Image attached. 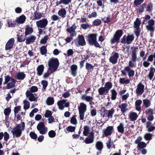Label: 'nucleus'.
I'll use <instances>...</instances> for the list:
<instances>
[{
  "instance_id": "nucleus-64",
  "label": "nucleus",
  "mask_w": 155,
  "mask_h": 155,
  "mask_svg": "<svg viewBox=\"0 0 155 155\" xmlns=\"http://www.w3.org/2000/svg\"><path fill=\"white\" fill-rule=\"evenodd\" d=\"M4 134V140L5 141H7L9 138V135L7 132H5Z\"/></svg>"
},
{
  "instance_id": "nucleus-25",
  "label": "nucleus",
  "mask_w": 155,
  "mask_h": 155,
  "mask_svg": "<svg viewBox=\"0 0 155 155\" xmlns=\"http://www.w3.org/2000/svg\"><path fill=\"white\" fill-rule=\"evenodd\" d=\"M26 74L22 72H18L15 76V78L18 80H23L25 77Z\"/></svg>"
},
{
  "instance_id": "nucleus-8",
  "label": "nucleus",
  "mask_w": 155,
  "mask_h": 155,
  "mask_svg": "<svg viewBox=\"0 0 155 155\" xmlns=\"http://www.w3.org/2000/svg\"><path fill=\"white\" fill-rule=\"evenodd\" d=\"M121 72L122 74L124 76H126V72H127L129 78L133 77L135 74L134 71L131 69L129 67H125L124 70L121 71Z\"/></svg>"
},
{
  "instance_id": "nucleus-38",
  "label": "nucleus",
  "mask_w": 155,
  "mask_h": 155,
  "mask_svg": "<svg viewBox=\"0 0 155 155\" xmlns=\"http://www.w3.org/2000/svg\"><path fill=\"white\" fill-rule=\"evenodd\" d=\"M119 81L120 84H129L130 81L129 79L126 80L124 78H120L119 79Z\"/></svg>"
},
{
  "instance_id": "nucleus-40",
  "label": "nucleus",
  "mask_w": 155,
  "mask_h": 155,
  "mask_svg": "<svg viewBox=\"0 0 155 155\" xmlns=\"http://www.w3.org/2000/svg\"><path fill=\"white\" fill-rule=\"evenodd\" d=\"M94 66L91 64L87 62L86 63L85 68L88 71H90L94 69Z\"/></svg>"
},
{
  "instance_id": "nucleus-53",
  "label": "nucleus",
  "mask_w": 155,
  "mask_h": 155,
  "mask_svg": "<svg viewBox=\"0 0 155 155\" xmlns=\"http://www.w3.org/2000/svg\"><path fill=\"white\" fill-rule=\"evenodd\" d=\"M153 110L152 109L149 108L146 110L145 113L146 115H152L153 114Z\"/></svg>"
},
{
  "instance_id": "nucleus-37",
  "label": "nucleus",
  "mask_w": 155,
  "mask_h": 155,
  "mask_svg": "<svg viewBox=\"0 0 155 155\" xmlns=\"http://www.w3.org/2000/svg\"><path fill=\"white\" fill-rule=\"evenodd\" d=\"M76 129L75 127L69 126L66 128V131H65L66 133H68L69 132H73L75 131Z\"/></svg>"
},
{
  "instance_id": "nucleus-45",
  "label": "nucleus",
  "mask_w": 155,
  "mask_h": 155,
  "mask_svg": "<svg viewBox=\"0 0 155 155\" xmlns=\"http://www.w3.org/2000/svg\"><path fill=\"white\" fill-rule=\"evenodd\" d=\"M12 78L11 77L8 75H7L5 76V81L3 83L4 85H5L7 83H8L10 81H11Z\"/></svg>"
},
{
  "instance_id": "nucleus-14",
  "label": "nucleus",
  "mask_w": 155,
  "mask_h": 155,
  "mask_svg": "<svg viewBox=\"0 0 155 155\" xmlns=\"http://www.w3.org/2000/svg\"><path fill=\"white\" fill-rule=\"evenodd\" d=\"M78 67L77 65L74 64L71 66L70 72L72 76L74 77L76 76L78 73Z\"/></svg>"
},
{
  "instance_id": "nucleus-12",
  "label": "nucleus",
  "mask_w": 155,
  "mask_h": 155,
  "mask_svg": "<svg viewBox=\"0 0 155 155\" xmlns=\"http://www.w3.org/2000/svg\"><path fill=\"white\" fill-rule=\"evenodd\" d=\"M16 80L14 78H12L11 81L8 82L6 84V86L5 87H4L2 89L3 90L10 89L13 88L15 86V84L16 83Z\"/></svg>"
},
{
  "instance_id": "nucleus-10",
  "label": "nucleus",
  "mask_w": 155,
  "mask_h": 155,
  "mask_svg": "<svg viewBox=\"0 0 155 155\" xmlns=\"http://www.w3.org/2000/svg\"><path fill=\"white\" fill-rule=\"evenodd\" d=\"M97 34H89L87 36V41L89 45H91L96 40H97Z\"/></svg>"
},
{
  "instance_id": "nucleus-59",
  "label": "nucleus",
  "mask_w": 155,
  "mask_h": 155,
  "mask_svg": "<svg viewBox=\"0 0 155 155\" xmlns=\"http://www.w3.org/2000/svg\"><path fill=\"white\" fill-rule=\"evenodd\" d=\"M52 113L51 111L47 110L45 111V117L46 118H48L52 116Z\"/></svg>"
},
{
  "instance_id": "nucleus-13",
  "label": "nucleus",
  "mask_w": 155,
  "mask_h": 155,
  "mask_svg": "<svg viewBox=\"0 0 155 155\" xmlns=\"http://www.w3.org/2000/svg\"><path fill=\"white\" fill-rule=\"evenodd\" d=\"M77 27L75 25V23H74L71 27L68 28L67 29V32L70 33V36L73 37L76 36V33L75 30L76 28Z\"/></svg>"
},
{
  "instance_id": "nucleus-58",
  "label": "nucleus",
  "mask_w": 155,
  "mask_h": 155,
  "mask_svg": "<svg viewBox=\"0 0 155 155\" xmlns=\"http://www.w3.org/2000/svg\"><path fill=\"white\" fill-rule=\"evenodd\" d=\"M48 71L46 72H45L43 75V78H46L48 77L54 71Z\"/></svg>"
},
{
  "instance_id": "nucleus-49",
  "label": "nucleus",
  "mask_w": 155,
  "mask_h": 155,
  "mask_svg": "<svg viewBox=\"0 0 155 155\" xmlns=\"http://www.w3.org/2000/svg\"><path fill=\"white\" fill-rule=\"evenodd\" d=\"M147 4L145 3L142 4L140 6L139 8L138 9V11L140 13H142L144 11V8L146 6Z\"/></svg>"
},
{
  "instance_id": "nucleus-17",
  "label": "nucleus",
  "mask_w": 155,
  "mask_h": 155,
  "mask_svg": "<svg viewBox=\"0 0 155 155\" xmlns=\"http://www.w3.org/2000/svg\"><path fill=\"white\" fill-rule=\"evenodd\" d=\"M36 39V37L34 35H32L28 37L26 36L25 39L26 44L29 45L35 42Z\"/></svg>"
},
{
  "instance_id": "nucleus-60",
  "label": "nucleus",
  "mask_w": 155,
  "mask_h": 155,
  "mask_svg": "<svg viewBox=\"0 0 155 155\" xmlns=\"http://www.w3.org/2000/svg\"><path fill=\"white\" fill-rule=\"evenodd\" d=\"M114 112V110L113 109H111L108 111V113L107 114V117H108L112 118V115Z\"/></svg>"
},
{
  "instance_id": "nucleus-18",
  "label": "nucleus",
  "mask_w": 155,
  "mask_h": 155,
  "mask_svg": "<svg viewBox=\"0 0 155 155\" xmlns=\"http://www.w3.org/2000/svg\"><path fill=\"white\" fill-rule=\"evenodd\" d=\"M119 57L118 53L115 52L114 55L110 57L109 59V61L113 64H115L117 62Z\"/></svg>"
},
{
  "instance_id": "nucleus-28",
  "label": "nucleus",
  "mask_w": 155,
  "mask_h": 155,
  "mask_svg": "<svg viewBox=\"0 0 155 155\" xmlns=\"http://www.w3.org/2000/svg\"><path fill=\"white\" fill-rule=\"evenodd\" d=\"M66 100H63L61 101H59L57 103L59 108L61 110H63L64 108V104L66 102Z\"/></svg>"
},
{
  "instance_id": "nucleus-11",
  "label": "nucleus",
  "mask_w": 155,
  "mask_h": 155,
  "mask_svg": "<svg viewBox=\"0 0 155 155\" xmlns=\"http://www.w3.org/2000/svg\"><path fill=\"white\" fill-rule=\"evenodd\" d=\"M114 127L112 126L107 127L105 130H103V136L106 137L111 135L113 133Z\"/></svg>"
},
{
  "instance_id": "nucleus-21",
  "label": "nucleus",
  "mask_w": 155,
  "mask_h": 155,
  "mask_svg": "<svg viewBox=\"0 0 155 155\" xmlns=\"http://www.w3.org/2000/svg\"><path fill=\"white\" fill-rule=\"evenodd\" d=\"M44 66L42 64L39 65L37 68V74L40 76L42 75L44 71Z\"/></svg>"
},
{
  "instance_id": "nucleus-56",
  "label": "nucleus",
  "mask_w": 155,
  "mask_h": 155,
  "mask_svg": "<svg viewBox=\"0 0 155 155\" xmlns=\"http://www.w3.org/2000/svg\"><path fill=\"white\" fill-rule=\"evenodd\" d=\"M48 39V36L46 35L43 38H42L40 41L41 44H45L47 42V41Z\"/></svg>"
},
{
  "instance_id": "nucleus-4",
  "label": "nucleus",
  "mask_w": 155,
  "mask_h": 155,
  "mask_svg": "<svg viewBox=\"0 0 155 155\" xmlns=\"http://www.w3.org/2000/svg\"><path fill=\"white\" fill-rule=\"evenodd\" d=\"M48 69L51 71H55L57 70L59 65L58 59L55 58H51L49 59L48 62Z\"/></svg>"
},
{
  "instance_id": "nucleus-3",
  "label": "nucleus",
  "mask_w": 155,
  "mask_h": 155,
  "mask_svg": "<svg viewBox=\"0 0 155 155\" xmlns=\"http://www.w3.org/2000/svg\"><path fill=\"white\" fill-rule=\"evenodd\" d=\"M36 23L38 28L39 34H45L46 31L45 30L47 28V26L48 23L47 19L46 18H44L36 21Z\"/></svg>"
},
{
  "instance_id": "nucleus-41",
  "label": "nucleus",
  "mask_w": 155,
  "mask_h": 155,
  "mask_svg": "<svg viewBox=\"0 0 155 155\" xmlns=\"http://www.w3.org/2000/svg\"><path fill=\"white\" fill-rule=\"evenodd\" d=\"M143 105L145 106V107L147 108L149 107L151 104V102L150 100L146 99L143 100Z\"/></svg>"
},
{
  "instance_id": "nucleus-33",
  "label": "nucleus",
  "mask_w": 155,
  "mask_h": 155,
  "mask_svg": "<svg viewBox=\"0 0 155 155\" xmlns=\"http://www.w3.org/2000/svg\"><path fill=\"white\" fill-rule=\"evenodd\" d=\"M40 53L42 55L45 54L47 52V45L42 46L40 48Z\"/></svg>"
},
{
  "instance_id": "nucleus-46",
  "label": "nucleus",
  "mask_w": 155,
  "mask_h": 155,
  "mask_svg": "<svg viewBox=\"0 0 155 155\" xmlns=\"http://www.w3.org/2000/svg\"><path fill=\"white\" fill-rule=\"evenodd\" d=\"M153 4L151 3L148 4L147 5L146 12L150 13L151 12L153 9Z\"/></svg>"
},
{
  "instance_id": "nucleus-31",
  "label": "nucleus",
  "mask_w": 155,
  "mask_h": 155,
  "mask_svg": "<svg viewBox=\"0 0 155 155\" xmlns=\"http://www.w3.org/2000/svg\"><path fill=\"white\" fill-rule=\"evenodd\" d=\"M90 128L87 126H84V131L83 134L85 136H87L88 134H90Z\"/></svg>"
},
{
  "instance_id": "nucleus-61",
  "label": "nucleus",
  "mask_w": 155,
  "mask_h": 155,
  "mask_svg": "<svg viewBox=\"0 0 155 155\" xmlns=\"http://www.w3.org/2000/svg\"><path fill=\"white\" fill-rule=\"evenodd\" d=\"M110 18L111 16L109 15L107 18L104 17L103 18H102V19L104 21V23H108L110 21Z\"/></svg>"
},
{
  "instance_id": "nucleus-23",
  "label": "nucleus",
  "mask_w": 155,
  "mask_h": 155,
  "mask_svg": "<svg viewBox=\"0 0 155 155\" xmlns=\"http://www.w3.org/2000/svg\"><path fill=\"white\" fill-rule=\"evenodd\" d=\"M95 147L97 150L101 151L104 148L103 143L100 141H97L95 144Z\"/></svg>"
},
{
  "instance_id": "nucleus-2",
  "label": "nucleus",
  "mask_w": 155,
  "mask_h": 155,
  "mask_svg": "<svg viewBox=\"0 0 155 155\" xmlns=\"http://www.w3.org/2000/svg\"><path fill=\"white\" fill-rule=\"evenodd\" d=\"M25 123L24 122H22L21 124H16V127L11 131L13 135V137H20L22 135V131L25 130Z\"/></svg>"
},
{
  "instance_id": "nucleus-34",
  "label": "nucleus",
  "mask_w": 155,
  "mask_h": 155,
  "mask_svg": "<svg viewBox=\"0 0 155 155\" xmlns=\"http://www.w3.org/2000/svg\"><path fill=\"white\" fill-rule=\"evenodd\" d=\"M17 23L16 20H9L8 21V24L9 27H15Z\"/></svg>"
},
{
  "instance_id": "nucleus-36",
  "label": "nucleus",
  "mask_w": 155,
  "mask_h": 155,
  "mask_svg": "<svg viewBox=\"0 0 155 155\" xmlns=\"http://www.w3.org/2000/svg\"><path fill=\"white\" fill-rule=\"evenodd\" d=\"M101 112L100 114L103 117H104L106 115H107L108 110L105 109L104 107H102L100 110Z\"/></svg>"
},
{
  "instance_id": "nucleus-32",
  "label": "nucleus",
  "mask_w": 155,
  "mask_h": 155,
  "mask_svg": "<svg viewBox=\"0 0 155 155\" xmlns=\"http://www.w3.org/2000/svg\"><path fill=\"white\" fill-rule=\"evenodd\" d=\"M66 14V11L64 8H62L58 12V15L62 18H64Z\"/></svg>"
},
{
  "instance_id": "nucleus-54",
  "label": "nucleus",
  "mask_w": 155,
  "mask_h": 155,
  "mask_svg": "<svg viewBox=\"0 0 155 155\" xmlns=\"http://www.w3.org/2000/svg\"><path fill=\"white\" fill-rule=\"evenodd\" d=\"M41 84L43 86V90H45L48 85V82L46 80H42L41 81Z\"/></svg>"
},
{
  "instance_id": "nucleus-55",
  "label": "nucleus",
  "mask_w": 155,
  "mask_h": 155,
  "mask_svg": "<svg viewBox=\"0 0 155 155\" xmlns=\"http://www.w3.org/2000/svg\"><path fill=\"white\" fill-rule=\"evenodd\" d=\"M106 144L107 145V148L108 149H110L112 144H113V143L111 141V138H110V139L107 141Z\"/></svg>"
},
{
  "instance_id": "nucleus-48",
  "label": "nucleus",
  "mask_w": 155,
  "mask_h": 155,
  "mask_svg": "<svg viewBox=\"0 0 155 155\" xmlns=\"http://www.w3.org/2000/svg\"><path fill=\"white\" fill-rule=\"evenodd\" d=\"M11 109L10 107H8L5 108L4 110V114L6 116H6H8L11 112Z\"/></svg>"
},
{
  "instance_id": "nucleus-50",
  "label": "nucleus",
  "mask_w": 155,
  "mask_h": 155,
  "mask_svg": "<svg viewBox=\"0 0 155 155\" xmlns=\"http://www.w3.org/2000/svg\"><path fill=\"white\" fill-rule=\"evenodd\" d=\"M24 109L26 110L28 109L30 107V104L28 101L25 100L24 101Z\"/></svg>"
},
{
  "instance_id": "nucleus-6",
  "label": "nucleus",
  "mask_w": 155,
  "mask_h": 155,
  "mask_svg": "<svg viewBox=\"0 0 155 155\" xmlns=\"http://www.w3.org/2000/svg\"><path fill=\"white\" fill-rule=\"evenodd\" d=\"M74 42L77 47L83 46L86 45L84 38L83 35H79L77 38L74 40Z\"/></svg>"
},
{
  "instance_id": "nucleus-44",
  "label": "nucleus",
  "mask_w": 155,
  "mask_h": 155,
  "mask_svg": "<svg viewBox=\"0 0 155 155\" xmlns=\"http://www.w3.org/2000/svg\"><path fill=\"white\" fill-rule=\"evenodd\" d=\"M141 23L140 20L138 18H137L136 21L134 22V28H139Z\"/></svg>"
},
{
  "instance_id": "nucleus-5",
  "label": "nucleus",
  "mask_w": 155,
  "mask_h": 155,
  "mask_svg": "<svg viewBox=\"0 0 155 155\" xmlns=\"http://www.w3.org/2000/svg\"><path fill=\"white\" fill-rule=\"evenodd\" d=\"M133 48V50H132L131 59L130 61L129 62V66L127 67L130 68L135 67L136 66V61L137 60V50L138 49L137 47L135 46L134 47L131 48Z\"/></svg>"
},
{
  "instance_id": "nucleus-20",
  "label": "nucleus",
  "mask_w": 155,
  "mask_h": 155,
  "mask_svg": "<svg viewBox=\"0 0 155 155\" xmlns=\"http://www.w3.org/2000/svg\"><path fill=\"white\" fill-rule=\"evenodd\" d=\"M33 28L29 26L28 25H27L25 28V35L26 36L29 35H31L33 32Z\"/></svg>"
},
{
  "instance_id": "nucleus-43",
  "label": "nucleus",
  "mask_w": 155,
  "mask_h": 155,
  "mask_svg": "<svg viewBox=\"0 0 155 155\" xmlns=\"http://www.w3.org/2000/svg\"><path fill=\"white\" fill-rule=\"evenodd\" d=\"M46 102L48 105H52L54 102V97H48L46 100Z\"/></svg>"
},
{
  "instance_id": "nucleus-51",
  "label": "nucleus",
  "mask_w": 155,
  "mask_h": 155,
  "mask_svg": "<svg viewBox=\"0 0 155 155\" xmlns=\"http://www.w3.org/2000/svg\"><path fill=\"white\" fill-rule=\"evenodd\" d=\"M147 144L144 142H142L137 145V148L139 149H143L146 147Z\"/></svg>"
},
{
  "instance_id": "nucleus-47",
  "label": "nucleus",
  "mask_w": 155,
  "mask_h": 155,
  "mask_svg": "<svg viewBox=\"0 0 155 155\" xmlns=\"http://www.w3.org/2000/svg\"><path fill=\"white\" fill-rule=\"evenodd\" d=\"M112 86V83L109 81L107 82L105 85L104 87L109 91V90Z\"/></svg>"
},
{
  "instance_id": "nucleus-7",
  "label": "nucleus",
  "mask_w": 155,
  "mask_h": 155,
  "mask_svg": "<svg viewBox=\"0 0 155 155\" xmlns=\"http://www.w3.org/2000/svg\"><path fill=\"white\" fill-rule=\"evenodd\" d=\"M86 109V105L83 102L81 103L80 104V106L78 108L79 117L81 120H83L84 119V113Z\"/></svg>"
},
{
  "instance_id": "nucleus-15",
  "label": "nucleus",
  "mask_w": 155,
  "mask_h": 155,
  "mask_svg": "<svg viewBox=\"0 0 155 155\" xmlns=\"http://www.w3.org/2000/svg\"><path fill=\"white\" fill-rule=\"evenodd\" d=\"M144 86L140 82L137 85L136 90V94L138 95L142 94L144 92Z\"/></svg>"
},
{
  "instance_id": "nucleus-26",
  "label": "nucleus",
  "mask_w": 155,
  "mask_h": 155,
  "mask_svg": "<svg viewBox=\"0 0 155 155\" xmlns=\"http://www.w3.org/2000/svg\"><path fill=\"white\" fill-rule=\"evenodd\" d=\"M71 0H61L59 1L56 2V6H58L61 4H63L66 5L71 3Z\"/></svg>"
},
{
  "instance_id": "nucleus-24",
  "label": "nucleus",
  "mask_w": 155,
  "mask_h": 155,
  "mask_svg": "<svg viewBox=\"0 0 155 155\" xmlns=\"http://www.w3.org/2000/svg\"><path fill=\"white\" fill-rule=\"evenodd\" d=\"M109 92L104 87H101L98 90V93L101 95H106Z\"/></svg>"
},
{
  "instance_id": "nucleus-63",
  "label": "nucleus",
  "mask_w": 155,
  "mask_h": 155,
  "mask_svg": "<svg viewBox=\"0 0 155 155\" xmlns=\"http://www.w3.org/2000/svg\"><path fill=\"white\" fill-rule=\"evenodd\" d=\"M81 27L82 29L86 30L87 28H90V25L89 24H82L81 25Z\"/></svg>"
},
{
  "instance_id": "nucleus-30",
  "label": "nucleus",
  "mask_w": 155,
  "mask_h": 155,
  "mask_svg": "<svg viewBox=\"0 0 155 155\" xmlns=\"http://www.w3.org/2000/svg\"><path fill=\"white\" fill-rule=\"evenodd\" d=\"M94 138L89 136L86 138L84 141L86 144H90L93 143L94 141Z\"/></svg>"
},
{
  "instance_id": "nucleus-29",
  "label": "nucleus",
  "mask_w": 155,
  "mask_h": 155,
  "mask_svg": "<svg viewBox=\"0 0 155 155\" xmlns=\"http://www.w3.org/2000/svg\"><path fill=\"white\" fill-rule=\"evenodd\" d=\"M26 19V17L25 15H22L20 16L16 20L17 23L18 24L23 23Z\"/></svg>"
},
{
  "instance_id": "nucleus-42",
  "label": "nucleus",
  "mask_w": 155,
  "mask_h": 155,
  "mask_svg": "<svg viewBox=\"0 0 155 155\" xmlns=\"http://www.w3.org/2000/svg\"><path fill=\"white\" fill-rule=\"evenodd\" d=\"M152 135L150 133H147L144 136V139L146 140L150 141L152 138Z\"/></svg>"
},
{
  "instance_id": "nucleus-52",
  "label": "nucleus",
  "mask_w": 155,
  "mask_h": 155,
  "mask_svg": "<svg viewBox=\"0 0 155 155\" xmlns=\"http://www.w3.org/2000/svg\"><path fill=\"white\" fill-rule=\"evenodd\" d=\"M101 21L100 19H97L94 20L93 22V24L94 25L98 26L101 23Z\"/></svg>"
},
{
  "instance_id": "nucleus-57",
  "label": "nucleus",
  "mask_w": 155,
  "mask_h": 155,
  "mask_svg": "<svg viewBox=\"0 0 155 155\" xmlns=\"http://www.w3.org/2000/svg\"><path fill=\"white\" fill-rule=\"evenodd\" d=\"M30 137L33 139L36 140L37 138V136L34 132H31L29 134Z\"/></svg>"
},
{
  "instance_id": "nucleus-35",
  "label": "nucleus",
  "mask_w": 155,
  "mask_h": 155,
  "mask_svg": "<svg viewBox=\"0 0 155 155\" xmlns=\"http://www.w3.org/2000/svg\"><path fill=\"white\" fill-rule=\"evenodd\" d=\"M124 124L123 123H121L120 125L117 127V130L118 132L120 133H123L124 132Z\"/></svg>"
},
{
  "instance_id": "nucleus-27",
  "label": "nucleus",
  "mask_w": 155,
  "mask_h": 155,
  "mask_svg": "<svg viewBox=\"0 0 155 155\" xmlns=\"http://www.w3.org/2000/svg\"><path fill=\"white\" fill-rule=\"evenodd\" d=\"M155 72V68H154L153 67H150L149 73L147 76V77L149 78L150 80H152L153 78Z\"/></svg>"
},
{
  "instance_id": "nucleus-22",
  "label": "nucleus",
  "mask_w": 155,
  "mask_h": 155,
  "mask_svg": "<svg viewBox=\"0 0 155 155\" xmlns=\"http://www.w3.org/2000/svg\"><path fill=\"white\" fill-rule=\"evenodd\" d=\"M34 16L32 20H39L42 17H44V15L43 13L40 12H35L34 13Z\"/></svg>"
},
{
  "instance_id": "nucleus-9",
  "label": "nucleus",
  "mask_w": 155,
  "mask_h": 155,
  "mask_svg": "<svg viewBox=\"0 0 155 155\" xmlns=\"http://www.w3.org/2000/svg\"><path fill=\"white\" fill-rule=\"evenodd\" d=\"M37 130L39 131L40 133L42 134H45L48 131L47 128L45 126L43 122H40L37 126Z\"/></svg>"
},
{
  "instance_id": "nucleus-16",
  "label": "nucleus",
  "mask_w": 155,
  "mask_h": 155,
  "mask_svg": "<svg viewBox=\"0 0 155 155\" xmlns=\"http://www.w3.org/2000/svg\"><path fill=\"white\" fill-rule=\"evenodd\" d=\"M14 43L15 40L14 38L10 39L5 45V50H8L11 49L12 48Z\"/></svg>"
},
{
  "instance_id": "nucleus-62",
  "label": "nucleus",
  "mask_w": 155,
  "mask_h": 155,
  "mask_svg": "<svg viewBox=\"0 0 155 155\" xmlns=\"http://www.w3.org/2000/svg\"><path fill=\"white\" fill-rule=\"evenodd\" d=\"M49 136L51 138H53L56 136L55 132L53 130L50 131L48 133Z\"/></svg>"
},
{
  "instance_id": "nucleus-1",
  "label": "nucleus",
  "mask_w": 155,
  "mask_h": 155,
  "mask_svg": "<svg viewBox=\"0 0 155 155\" xmlns=\"http://www.w3.org/2000/svg\"><path fill=\"white\" fill-rule=\"evenodd\" d=\"M123 34V32L122 30H117L110 40L111 44L113 45L115 43L118 44L119 42L122 44H130L134 40V35L128 34L127 36L126 35H124L120 41V39Z\"/></svg>"
},
{
  "instance_id": "nucleus-19",
  "label": "nucleus",
  "mask_w": 155,
  "mask_h": 155,
  "mask_svg": "<svg viewBox=\"0 0 155 155\" xmlns=\"http://www.w3.org/2000/svg\"><path fill=\"white\" fill-rule=\"evenodd\" d=\"M128 117L130 120L135 121L137 119L138 116L136 113L130 111Z\"/></svg>"
},
{
  "instance_id": "nucleus-39",
  "label": "nucleus",
  "mask_w": 155,
  "mask_h": 155,
  "mask_svg": "<svg viewBox=\"0 0 155 155\" xmlns=\"http://www.w3.org/2000/svg\"><path fill=\"white\" fill-rule=\"evenodd\" d=\"M17 41L19 42H22L25 41L26 39V37L25 35H17Z\"/></svg>"
}]
</instances>
